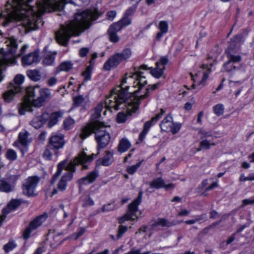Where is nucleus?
I'll list each match as a JSON object with an SVG mask.
<instances>
[{
  "label": "nucleus",
  "instance_id": "1",
  "mask_svg": "<svg viewBox=\"0 0 254 254\" xmlns=\"http://www.w3.org/2000/svg\"><path fill=\"white\" fill-rule=\"evenodd\" d=\"M137 76L132 73H127L122 78L120 86L112 90L111 94L106 98V105L108 108L118 109L120 106L126 104L127 112L130 114L138 109L139 101L147 98L150 91L157 89L160 83L149 85L146 93L140 96L131 93L130 89L136 88L135 79Z\"/></svg>",
  "mask_w": 254,
  "mask_h": 254
},
{
  "label": "nucleus",
  "instance_id": "2",
  "mask_svg": "<svg viewBox=\"0 0 254 254\" xmlns=\"http://www.w3.org/2000/svg\"><path fill=\"white\" fill-rule=\"evenodd\" d=\"M99 16V12L95 9L77 12L73 20L62 25L61 29L56 32L57 41L63 45H66L71 36H78L88 29L92 22L97 19Z\"/></svg>",
  "mask_w": 254,
  "mask_h": 254
},
{
  "label": "nucleus",
  "instance_id": "3",
  "mask_svg": "<svg viewBox=\"0 0 254 254\" xmlns=\"http://www.w3.org/2000/svg\"><path fill=\"white\" fill-rule=\"evenodd\" d=\"M96 156L94 154H92L91 156H88L85 152H83L80 153L73 161L67 163L66 160H64L60 162L58 165L57 171L53 176L51 183L53 184L56 182L64 169H65L68 172L64 174L61 178L58 183L57 188L54 190L52 195L57 193L58 190L63 191L65 190L67 182L71 181L72 179V173L75 171V166L76 165L81 164L82 165L83 169H87V166L86 164L91 162Z\"/></svg>",
  "mask_w": 254,
  "mask_h": 254
},
{
  "label": "nucleus",
  "instance_id": "4",
  "mask_svg": "<svg viewBox=\"0 0 254 254\" xmlns=\"http://www.w3.org/2000/svg\"><path fill=\"white\" fill-rule=\"evenodd\" d=\"M51 97L52 92L48 88H40L39 85L29 87L21 103L18 105V112L23 115L27 112L32 111V107H41Z\"/></svg>",
  "mask_w": 254,
  "mask_h": 254
},
{
  "label": "nucleus",
  "instance_id": "5",
  "mask_svg": "<svg viewBox=\"0 0 254 254\" xmlns=\"http://www.w3.org/2000/svg\"><path fill=\"white\" fill-rule=\"evenodd\" d=\"M108 127L105 124L96 122L83 126L77 133V135L82 140H84L93 132L95 133L96 140L98 147L100 148L105 147L109 143L110 136L105 129Z\"/></svg>",
  "mask_w": 254,
  "mask_h": 254
},
{
  "label": "nucleus",
  "instance_id": "6",
  "mask_svg": "<svg viewBox=\"0 0 254 254\" xmlns=\"http://www.w3.org/2000/svg\"><path fill=\"white\" fill-rule=\"evenodd\" d=\"M5 46L7 47L5 51H4L3 48H1V67L3 65H11L16 64V58L17 56L15 54L17 49V44L15 39L10 38L5 39L4 42ZM27 45L23 46L20 50V54L17 55L20 56L24 53L28 49ZM2 74L1 73V81L2 79Z\"/></svg>",
  "mask_w": 254,
  "mask_h": 254
},
{
  "label": "nucleus",
  "instance_id": "7",
  "mask_svg": "<svg viewBox=\"0 0 254 254\" xmlns=\"http://www.w3.org/2000/svg\"><path fill=\"white\" fill-rule=\"evenodd\" d=\"M213 63H210L209 64H204L196 67L190 72L192 80L193 81L192 85L193 88L199 90L205 86L206 81L211 71V67Z\"/></svg>",
  "mask_w": 254,
  "mask_h": 254
},
{
  "label": "nucleus",
  "instance_id": "8",
  "mask_svg": "<svg viewBox=\"0 0 254 254\" xmlns=\"http://www.w3.org/2000/svg\"><path fill=\"white\" fill-rule=\"evenodd\" d=\"M242 43V37L240 35L236 36L230 42L229 45L226 51L228 59L227 65L230 64V62L234 64L241 61V56L235 55V54L240 50Z\"/></svg>",
  "mask_w": 254,
  "mask_h": 254
},
{
  "label": "nucleus",
  "instance_id": "9",
  "mask_svg": "<svg viewBox=\"0 0 254 254\" xmlns=\"http://www.w3.org/2000/svg\"><path fill=\"white\" fill-rule=\"evenodd\" d=\"M141 196L142 192H140L137 198L128 205L127 212L123 216L118 219L120 223L123 224L128 220H135L140 217L141 212H139L138 207L141 202Z\"/></svg>",
  "mask_w": 254,
  "mask_h": 254
},
{
  "label": "nucleus",
  "instance_id": "10",
  "mask_svg": "<svg viewBox=\"0 0 254 254\" xmlns=\"http://www.w3.org/2000/svg\"><path fill=\"white\" fill-rule=\"evenodd\" d=\"M65 3L76 4V0H48L43 2L44 8L42 7V9L48 12L60 10L63 8L64 4Z\"/></svg>",
  "mask_w": 254,
  "mask_h": 254
},
{
  "label": "nucleus",
  "instance_id": "11",
  "mask_svg": "<svg viewBox=\"0 0 254 254\" xmlns=\"http://www.w3.org/2000/svg\"><path fill=\"white\" fill-rule=\"evenodd\" d=\"M48 215L47 213H44L35 218L29 224V226L26 229L23 233V238H29L31 233L37 228L42 225L48 218Z\"/></svg>",
  "mask_w": 254,
  "mask_h": 254
},
{
  "label": "nucleus",
  "instance_id": "12",
  "mask_svg": "<svg viewBox=\"0 0 254 254\" xmlns=\"http://www.w3.org/2000/svg\"><path fill=\"white\" fill-rule=\"evenodd\" d=\"M39 179L37 177H31L27 178L23 185V191L24 194L28 196H34L36 188L39 182Z\"/></svg>",
  "mask_w": 254,
  "mask_h": 254
},
{
  "label": "nucleus",
  "instance_id": "13",
  "mask_svg": "<svg viewBox=\"0 0 254 254\" xmlns=\"http://www.w3.org/2000/svg\"><path fill=\"white\" fill-rule=\"evenodd\" d=\"M147 69V68L146 65H143L141 66L140 69L138 71L136 72V73H134V74L136 75L137 77L135 78V82L136 85V88H138L135 91H131V93L137 94V93L145 85H146L147 82V80L146 79L145 74L148 73L147 72H144L142 71V70H146Z\"/></svg>",
  "mask_w": 254,
  "mask_h": 254
},
{
  "label": "nucleus",
  "instance_id": "14",
  "mask_svg": "<svg viewBox=\"0 0 254 254\" xmlns=\"http://www.w3.org/2000/svg\"><path fill=\"white\" fill-rule=\"evenodd\" d=\"M28 132L25 130L20 132L19 133L18 140L14 143L15 147H17L20 150L23 155L27 151V145L29 142L28 139Z\"/></svg>",
  "mask_w": 254,
  "mask_h": 254
},
{
  "label": "nucleus",
  "instance_id": "15",
  "mask_svg": "<svg viewBox=\"0 0 254 254\" xmlns=\"http://www.w3.org/2000/svg\"><path fill=\"white\" fill-rule=\"evenodd\" d=\"M168 60L165 57H161L159 61L156 63V67L151 68L150 73L154 77L159 78L163 75L165 66L167 64Z\"/></svg>",
  "mask_w": 254,
  "mask_h": 254
},
{
  "label": "nucleus",
  "instance_id": "16",
  "mask_svg": "<svg viewBox=\"0 0 254 254\" xmlns=\"http://www.w3.org/2000/svg\"><path fill=\"white\" fill-rule=\"evenodd\" d=\"M64 144V135L61 133H55L51 137L48 145L58 151Z\"/></svg>",
  "mask_w": 254,
  "mask_h": 254
},
{
  "label": "nucleus",
  "instance_id": "17",
  "mask_svg": "<svg viewBox=\"0 0 254 254\" xmlns=\"http://www.w3.org/2000/svg\"><path fill=\"white\" fill-rule=\"evenodd\" d=\"M106 100H105L104 102H101L99 103L97 107L92 111V113L91 115V121L88 123L87 124H89L90 123H95L96 122H99L101 124H104L102 122H100L98 119L101 116V112L102 110V109L105 107L108 110H112L114 109L115 110H117L118 109H115L114 108H108L105 103Z\"/></svg>",
  "mask_w": 254,
  "mask_h": 254
},
{
  "label": "nucleus",
  "instance_id": "18",
  "mask_svg": "<svg viewBox=\"0 0 254 254\" xmlns=\"http://www.w3.org/2000/svg\"><path fill=\"white\" fill-rule=\"evenodd\" d=\"M165 111L162 109L160 113L157 114L155 117L152 118L151 121L146 122L145 123L144 128L139 134V138L141 140H142L144 138L151 126L156 123L162 117V115L165 113Z\"/></svg>",
  "mask_w": 254,
  "mask_h": 254
},
{
  "label": "nucleus",
  "instance_id": "19",
  "mask_svg": "<svg viewBox=\"0 0 254 254\" xmlns=\"http://www.w3.org/2000/svg\"><path fill=\"white\" fill-rule=\"evenodd\" d=\"M150 187L152 189L163 188L166 190H170L173 189L175 188V185L172 183L166 184L164 180L161 178H158L150 182Z\"/></svg>",
  "mask_w": 254,
  "mask_h": 254
},
{
  "label": "nucleus",
  "instance_id": "20",
  "mask_svg": "<svg viewBox=\"0 0 254 254\" xmlns=\"http://www.w3.org/2000/svg\"><path fill=\"white\" fill-rule=\"evenodd\" d=\"M18 175H13L7 179V180H1V191L8 192L12 191L13 184L18 179Z\"/></svg>",
  "mask_w": 254,
  "mask_h": 254
},
{
  "label": "nucleus",
  "instance_id": "21",
  "mask_svg": "<svg viewBox=\"0 0 254 254\" xmlns=\"http://www.w3.org/2000/svg\"><path fill=\"white\" fill-rule=\"evenodd\" d=\"M39 61V55L36 51L31 52L22 58V64L24 66L37 64Z\"/></svg>",
  "mask_w": 254,
  "mask_h": 254
},
{
  "label": "nucleus",
  "instance_id": "22",
  "mask_svg": "<svg viewBox=\"0 0 254 254\" xmlns=\"http://www.w3.org/2000/svg\"><path fill=\"white\" fill-rule=\"evenodd\" d=\"M122 62L118 53H116L111 56L107 61L104 65V68L106 70H110L113 68L117 67Z\"/></svg>",
  "mask_w": 254,
  "mask_h": 254
},
{
  "label": "nucleus",
  "instance_id": "23",
  "mask_svg": "<svg viewBox=\"0 0 254 254\" xmlns=\"http://www.w3.org/2000/svg\"><path fill=\"white\" fill-rule=\"evenodd\" d=\"M22 90L21 87L17 86H9V89L3 95V98L5 102L9 103L12 101L15 95Z\"/></svg>",
  "mask_w": 254,
  "mask_h": 254
},
{
  "label": "nucleus",
  "instance_id": "24",
  "mask_svg": "<svg viewBox=\"0 0 254 254\" xmlns=\"http://www.w3.org/2000/svg\"><path fill=\"white\" fill-rule=\"evenodd\" d=\"M122 29V26L120 23H113L112 24L108 30L110 41L113 43H116L119 41V37L117 33Z\"/></svg>",
  "mask_w": 254,
  "mask_h": 254
},
{
  "label": "nucleus",
  "instance_id": "25",
  "mask_svg": "<svg viewBox=\"0 0 254 254\" xmlns=\"http://www.w3.org/2000/svg\"><path fill=\"white\" fill-rule=\"evenodd\" d=\"M20 204L19 200L13 199L7 205V207L2 209V215H1V223L4 220L6 215L11 211L15 210Z\"/></svg>",
  "mask_w": 254,
  "mask_h": 254
},
{
  "label": "nucleus",
  "instance_id": "26",
  "mask_svg": "<svg viewBox=\"0 0 254 254\" xmlns=\"http://www.w3.org/2000/svg\"><path fill=\"white\" fill-rule=\"evenodd\" d=\"M49 114L43 113L41 116L36 117L31 122V125L35 128H39L48 120Z\"/></svg>",
  "mask_w": 254,
  "mask_h": 254
},
{
  "label": "nucleus",
  "instance_id": "27",
  "mask_svg": "<svg viewBox=\"0 0 254 254\" xmlns=\"http://www.w3.org/2000/svg\"><path fill=\"white\" fill-rule=\"evenodd\" d=\"M158 29L159 31L157 32L156 38L157 40H160L163 35L167 33L168 31V23L166 21H160L158 23Z\"/></svg>",
  "mask_w": 254,
  "mask_h": 254
},
{
  "label": "nucleus",
  "instance_id": "28",
  "mask_svg": "<svg viewBox=\"0 0 254 254\" xmlns=\"http://www.w3.org/2000/svg\"><path fill=\"white\" fill-rule=\"evenodd\" d=\"M97 177V173L96 171H93L89 173L87 176L80 179L78 183L81 186L93 183Z\"/></svg>",
  "mask_w": 254,
  "mask_h": 254
},
{
  "label": "nucleus",
  "instance_id": "29",
  "mask_svg": "<svg viewBox=\"0 0 254 254\" xmlns=\"http://www.w3.org/2000/svg\"><path fill=\"white\" fill-rule=\"evenodd\" d=\"M173 119L170 116H167L162 121L160 126L162 131H170L173 125Z\"/></svg>",
  "mask_w": 254,
  "mask_h": 254
},
{
  "label": "nucleus",
  "instance_id": "30",
  "mask_svg": "<svg viewBox=\"0 0 254 254\" xmlns=\"http://www.w3.org/2000/svg\"><path fill=\"white\" fill-rule=\"evenodd\" d=\"M119 109H123L124 110H126L127 115H126L123 112H119L117 116V121L118 123H123L125 122L127 120V116L131 115L133 113H135L137 111L136 110L135 112L130 113V114H129L127 111L126 104L119 106L118 110H119Z\"/></svg>",
  "mask_w": 254,
  "mask_h": 254
},
{
  "label": "nucleus",
  "instance_id": "31",
  "mask_svg": "<svg viewBox=\"0 0 254 254\" xmlns=\"http://www.w3.org/2000/svg\"><path fill=\"white\" fill-rule=\"evenodd\" d=\"M56 55L55 52H46L43 60V64L46 65H52L54 63Z\"/></svg>",
  "mask_w": 254,
  "mask_h": 254
},
{
  "label": "nucleus",
  "instance_id": "32",
  "mask_svg": "<svg viewBox=\"0 0 254 254\" xmlns=\"http://www.w3.org/2000/svg\"><path fill=\"white\" fill-rule=\"evenodd\" d=\"M64 115V112L62 111H59L53 113L50 115H49V122L48 123L49 126L51 127L57 124L58 119L62 117Z\"/></svg>",
  "mask_w": 254,
  "mask_h": 254
},
{
  "label": "nucleus",
  "instance_id": "33",
  "mask_svg": "<svg viewBox=\"0 0 254 254\" xmlns=\"http://www.w3.org/2000/svg\"><path fill=\"white\" fill-rule=\"evenodd\" d=\"M58 151L48 144L43 153V157L48 160H51L53 155H57Z\"/></svg>",
  "mask_w": 254,
  "mask_h": 254
},
{
  "label": "nucleus",
  "instance_id": "34",
  "mask_svg": "<svg viewBox=\"0 0 254 254\" xmlns=\"http://www.w3.org/2000/svg\"><path fill=\"white\" fill-rule=\"evenodd\" d=\"M131 146V143L129 140L124 138L122 139L118 145V151L121 153H124L127 151Z\"/></svg>",
  "mask_w": 254,
  "mask_h": 254
},
{
  "label": "nucleus",
  "instance_id": "35",
  "mask_svg": "<svg viewBox=\"0 0 254 254\" xmlns=\"http://www.w3.org/2000/svg\"><path fill=\"white\" fill-rule=\"evenodd\" d=\"M114 161L113 152L107 151L106 154L102 160V164L104 166H108Z\"/></svg>",
  "mask_w": 254,
  "mask_h": 254
},
{
  "label": "nucleus",
  "instance_id": "36",
  "mask_svg": "<svg viewBox=\"0 0 254 254\" xmlns=\"http://www.w3.org/2000/svg\"><path fill=\"white\" fill-rule=\"evenodd\" d=\"M215 144L213 142V139L205 138L202 139L200 142V147L201 149H208L211 146L215 145Z\"/></svg>",
  "mask_w": 254,
  "mask_h": 254
},
{
  "label": "nucleus",
  "instance_id": "37",
  "mask_svg": "<svg viewBox=\"0 0 254 254\" xmlns=\"http://www.w3.org/2000/svg\"><path fill=\"white\" fill-rule=\"evenodd\" d=\"M27 75L30 79L34 81H39L41 78L40 72L37 70H28Z\"/></svg>",
  "mask_w": 254,
  "mask_h": 254
},
{
  "label": "nucleus",
  "instance_id": "38",
  "mask_svg": "<svg viewBox=\"0 0 254 254\" xmlns=\"http://www.w3.org/2000/svg\"><path fill=\"white\" fill-rule=\"evenodd\" d=\"M82 205L83 207L90 206L94 204V202L88 195H83L81 197Z\"/></svg>",
  "mask_w": 254,
  "mask_h": 254
},
{
  "label": "nucleus",
  "instance_id": "39",
  "mask_svg": "<svg viewBox=\"0 0 254 254\" xmlns=\"http://www.w3.org/2000/svg\"><path fill=\"white\" fill-rule=\"evenodd\" d=\"M175 225V223L174 222H168L166 219H159L153 225V228L157 227L159 226H167L170 227L173 225Z\"/></svg>",
  "mask_w": 254,
  "mask_h": 254
},
{
  "label": "nucleus",
  "instance_id": "40",
  "mask_svg": "<svg viewBox=\"0 0 254 254\" xmlns=\"http://www.w3.org/2000/svg\"><path fill=\"white\" fill-rule=\"evenodd\" d=\"M122 61L129 59L132 55V51L129 48H126L121 53H118Z\"/></svg>",
  "mask_w": 254,
  "mask_h": 254
},
{
  "label": "nucleus",
  "instance_id": "41",
  "mask_svg": "<svg viewBox=\"0 0 254 254\" xmlns=\"http://www.w3.org/2000/svg\"><path fill=\"white\" fill-rule=\"evenodd\" d=\"M242 82L240 81H230V85L231 88H237L238 87V90L235 93L236 97H237L241 93L243 89V87L241 85Z\"/></svg>",
  "mask_w": 254,
  "mask_h": 254
},
{
  "label": "nucleus",
  "instance_id": "42",
  "mask_svg": "<svg viewBox=\"0 0 254 254\" xmlns=\"http://www.w3.org/2000/svg\"><path fill=\"white\" fill-rule=\"evenodd\" d=\"M72 66L73 64L71 62L69 61H65L61 64L59 66V68L60 70L68 71L72 69Z\"/></svg>",
  "mask_w": 254,
  "mask_h": 254
},
{
  "label": "nucleus",
  "instance_id": "43",
  "mask_svg": "<svg viewBox=\"0 0 254 254\" xmlns=\"http://www.w3.org/2000/svg\"><path fill=\"white\" fill-rule=\"evenodd\" d=\"M25 77L22 74H17L15 76L14 81V84L11 83L10 85L11 86H19L20 87L21 84H22L24 81Z\"/></svg>",
  "mask_w": 254,
  "mask_h": 254
},
{
  "label": "nucleus",
  "instance_id": "44",
  "mask_svg": "<svg viewBox=\"0 0 254 254\" xmlns=\"http://www.w3.org/2000/svg\"><path fill=\"white\" fill-rule=\"evenodd\" d=\"M142 163L141 161H140L136 163L135 165L128 166L126 168L127 172L130 175L134 174L136 170L140 167Z\"/></svg>",
  "mask_w": 254,
  "mask_h": 254
},
{
  "label": "nucleus",
  "instance_id": "45",
  "mask_svg": "<svg viewBox=\"0 0 254 254\" xmlns=\"http://www.w3.org/2000/svg\"><path fill=\"white\" fill-rule=\"evenodd\" d=\"M199 134L200 135L201 138L205 139V138H211L214 139V137L212 135V132L210 131H207L204 129H200L198 132Z\"/></svg>",
  "mask_w": 254,
  "mask_h": 254
},
{
  "label": "nucleus",
  "instance_id": "46",
  "mask_svg": "<svg viewBox=\"0 0 254 254\" xmlns=\"http://www.w3.org/2000/svg\"><path fill=\"white\" fill-rule=\"evenodd\" d=\"M74 124V120L71 118H68L65 119L64 122V127L66 130L70 129L73 127Z\"/></svg>",
  "mask_w": 254,
  "mask_h": 254
},
{
  "label": "nucleus",
  "instance_id": "47",
  "mask_svg": "<svg viewBox=\"0 0 254 254\" xmlns=\"http://www.w3.org/2000/svg\"><path fill=\"white\" fill-rule=\"evenodd\" d=\"M224 108L222 104H219L213 107V112L217 116H221L224 113Z\"/></svg>",
  "mask_w": 254,
  "mask_h": 254
},
{
  "label": "nucleus",
  "instance_id": "48",
  "mask_svg": "<svg viewBox=\"0 0 254 254\" xmlns=\"http://www.w3.org/2000/svg\"><path fill=\"white\" fill-rule=\"evenodd\" d=\"M131 19L129 17L124 15L123 18L118 22L116 23H120V25L122 26V28L125 26L129 25L131 23Z\"/></svg>",
  "mask_w": 254,
  "mask_h": 254
},
{
  "label": "nucleus",
  "instance_id": "49",
  "mask_svg": "<svg viewBox=\"0 0 254 254\" xmlns=\"http://www.w3.org/2000/svg\"><path fill=\"white\" fill-rule=\"evenodd\" d=\"M6 157L10 160H14L17 158V154L12 149H8L6 153Z\"/></svg>",
  "mask_w": 254,
  "mask_h": 254
},
{
  "label": "nucleus",
  "instance_id": "50",
  "mask_svg": "<svg viewBox=\"0 0 254 254\" xmlns=\"http://www.w3.org/2000/svg\"><path fill=\"white\" fill-rule=\"evenodd\" d=\"M92 67L91 65L88 66L86 69L82 73V76L86 81L88 80L91 78V70Z\"/></svg>",
  "mask_w": 254,
  "mask_h": 254
},
{
  "label": "nucleus",
  "instance_id": "51",
  "mask_svg": "<svg viewBox=\"0 0 254 254\" xmlns=\"http://www.w3.org/2000/svg\"><path fill=\"white\" fill-rule=\"evenodd\" d=\"M204 218H205V216L204 215H202L196 216L195 217V218L194 219L187 220V221H186L185 222L186 224L191 225V224H193L198 221L202 220L204 219Z\"/></svg>",
  "mask_w": 254,
  "mask_h": 254
},
{
  "label": "nucleus",
  "instance_id": "52",
  "mask_svg": "<svg viewBox=\"0 0 254 254\" xmlns=\"http://www.w3.org/2000/svg\"><path fill=\"white\" fill-rule=\"evenodd\" d=\"M15 247L16 245L13 241H9L3 246V249L5 252L8 253L12 251Z\"/></svg>",
  "mask_w": 254,
  "mask_h": 254
},
{
  "label": "nucleus",
  "instance_id": "53",
  "mask_svg": "<svg viewBox=\"0 0 254 254\" xmlns=\"http://www.w3.org/2000/svg\"><path fill=\"white\" fill-rule=\"evenodd\" d=\"M148 233L149 234L148 235H144L143 236H142V237H150L152 236V235H151V233H150V230H149V229L146 227H141L139 231L138 232H136V233H139V234H145V233Z\"/></svg>",
  "mask_w": 254,
  "mask_h": 254
},
{
  "label": "nucleus",
  "instance_id": "54",
  "mask_svg": "<svg viewBox=\"0 0 254 254\" xmlns=\"http://www.w3.org/2000/svg\"><path fill=\"white\" fill-rule=\"evenodd\" d=\"M227 64V62L223 65V67L222 69L223 71L230 72L232 71L234 69H235V66L233 65V63L232 62H230L228 65Z\"/></svg>",
  "mask_w": 254,
  "mask_h": 254
},
{
  "label": "nucleus",
  "instance_id": "55",
  "mask_svg": "<svg viewBox=\"0 0 254 254\" xmlns=\"http://www.w3.org/2000/svg\"><path fill=\"white\" fill-rule=\"evenodd\" d=\"M195 103V100L193 98H191L189 101L187 102L184 106V108L188 111H190L192 109V105Z\"/></svg>",
  "mask_w": 254,
  "mask_h": 254
},
{
  "label": "nucleus",
  "instance_id": "56",
  "mask_svg": "<svg viewBox=\"0 0 254 254\" xmlns=\"http://www.w3.org/2000/svg\"><path fill=\"white\" fill-rule=\"evenodd\" d=\"M181 128V125L178 123H174L173 122L172 126L170 131H171L173 134H175L178 132Z\"/></svg>",
  "mask_w": 254,
  "mask_h": 254
},
{
  "label": "nucleus",
  "instance_id": "57",
  "mask_svg": "<svg viewBox=\"0 0 254 254\" xmlns=\"http://www.w3.org/2000/svg\"><path fill=\"white\" fill-rule=\"evenodd\" d=\"M127 228L126 226H121L118 229V237L120 238L123 236L124 234L127 231Z\"/></svg>",
  "mask_w": 254,
  "mask_h": 254
},
{
  "label": "nucleus",
  "instance_id": "58",
  "mask_svg": "<svg viewBox=\"0 0 254 254\" xmlns=\"http://www.w3.org/2000/svg\"><path fill=\"white\" fill-rule=\"evenodd\" d=\"M116 14H117V12L115 10H112V11H108L107 13V18L109 20H113L114 19V18L116 17Z\"/></svg>",
  "mask_w": 254,
  "mask_h": 254
},
{
  "label": "nucleus",
  "instance_id": "59",
  "mask_svg": "<svg viewBox=\"0 0 254 254\" xmlns=\"http://www.w3.org/2000/svg\"><path fill=\"white\" fill-rule=\"evenodd\" d=\"M57 82V79L56 77H50L47 80V84L50 86L55 85Z\"/></svg>",
  "mask_w": 254,
  "mask_h": 254
},
{
  "label": "nucleus",
  "instance_id": "60",
  "mask_svg": "<svg viewBox=\"0 0 254 254\" xmlns=\"http://www.w3.org/2000/svg\"><path fill=\"white\" fill-rule=\"evenodd\" d=\"M84 101V99L82 96H77L73 98L74 103L76 106L81 104Z\"/></svg>",
  "mask_w": 254,
  "mask_h": 254
},
{
  "label": "nucleus",
  "instance_id": "61",
  "mask_svg": "<svg viewBox=\"0 0 254 254\" xmlns=\"http://www.w3.org/2000/svg\"><path fill=\"white\" fill-rule=\"evenodd\" d=\"M136 7L135 6H132L129 7L126 10L124 15L129 17V16L132 15L134 12L136 10Z\"/></svg>",
  "mask_w": 254,
  "mask_h": 254
},
{
  "label": "nucleus",
  "instance_id": "62",
  "mask_svg": "<svg viewBox=\"0 0 254 254\" xmlns=\"http://www.w3.org/2000/svg\"><path fill=\"white\" fill-rule=\"evenodd\" d=\"M243 206L254 204V198L245 199L242 201Z\"/></svg>",
  "mask_w": 254,
  "mask_h": 254
},
{
  "label": "nucleus",
  "instance_id": "63",
  "mask_svg": "<svg viewBox=\"0 0 254 254\" xmlns=\"http://www.w3.org/2000/svg\"><path fill=\"white\" fill-rule=\"evenodd\" d=\"M115 206L113 204H108V205H104L102 207L103 211H108L114 209Z\"/></svg>",
  "mask_w": 254,
  "mask_h": 254
},
{
  "label": "nucleus",
  "instance_id": "64",
  "mask_svg": "<svg viewBox=\"0 0 254 254\" xmlns=\"http://www.w3.org/2000/svg\"><path fill=\"white\" fill-rule=\"evenodd\" d=\"M89 50L87 48H83L81 49L79 51L80 56L81 57H84L86 56Z\"/></svg>",
  "mask_w": 254,
  "mask_h": 254
}]
</instances>
